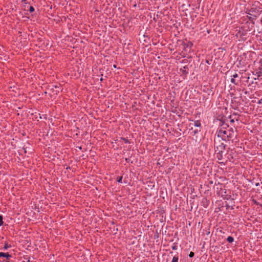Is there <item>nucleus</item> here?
<instances>
[{
  "instance_id": "1",
  "label": "nucleus",
  "mask_w": 262,
  "mask_h": 262,
  "mask_svg": "<svg viewBox=\"0 0 262 262\" xmlns=\"http://www.w3.org/2000/svg\"><path fill=\"white\" fill-rule=\"evenodd\" d=\"M216 134L219 138H221L222 140L226 142L233 141L236 136L234 129L229 127L228 124L224 123L221 125L220 128L217 129Z\"/></svg>"
},
{
  "instance_id": "2",
  "label": "nucleus",
  "mask_w": 262,
  "mask_h": 262,
  "mask_svg": "<svg viewBox=\"0 0 262 262\" xmlns=\"http://www.w3.org/2000/svg\"><path fill=\"white\" fill-rule=\"evenodd\" d=\"M226 147V145L223 143H221L216 147L215 152L216 158L219 160H221L223 159V151L225 150Z\"/></svg>"
},
{
  "instance_id": "3",
  "label": "nucleus",
  "mask_w": 262,
  "mask_h": 262,
  "mask_svg": "<svg viewBox=\"0 0 262 262\" xmlns=\"http://www.w3.org/2000/svg\"><path fill=\"white\" fill-rule=\"evenodd\" d=\"M259 67L255 71V74H254L255 76L257 77V78L262 76V59H261L259 62Z\"/></svg>"
},
{
  "instance_id": "4",
  "label": "nucleus",
  "mask_w": 262,
  "mask_h": 262,
  "mask_svg": "<svg viewBox=\"0 0 262 262\" xmlns=\"http://www.w3.org/2000/svg\"><path fill=\"white\" fill-rule=\"evenodd\" d=\"M180 71L184 74L185 76H186L188 74L189 68L188 66H184L183 68L180 69Z\"/></svg>"
},
{
  "instance_id": "5",
  "label": "nucleus",
  "mask_w": 262,
  "mask_h": 262,
  "mask_svg": "<svg viewBox=\"0 0 262 262\" xmlns=\"http://www.w3.org/2000/svg\"><path fill=\"white\" fill-rule=\"evenodd\" d=\"M6 257L7 260H9V259L12 257V255L9 254V253H4L0 252V257Z\"/></svg>"
},
{
  "instance_id": "6",
  "label": "nucleus",
  "mask_w": 262,
  "mask_h": 262,
  "mask_svg": "<svg viewBox=\"0 0 262 262\" xmlns=\"http://www.w3.org/2000/svg\"><path fill=\"white\" fill-rule=\"evenodd\" d=\"M190 130H191V134L193 136L196 135L199 132H200V130H198V129H193L192 127H191Z\"/></svg>"
},
{
  "instance_id": "7",
  "label": "nucleus",
  "mask_w": 262,
  "mask_h": 262,
  "mask_svg": "<svg viewBox=\"0 0 262 262\" xmlns=\"http://www.w3.org/2000/svg\"><path fill=\"white\" fill-rule=\"evenodd\" d=\"M203 203V206L205 207H207L209 204V201L207 200V199L206 198H204L203 200V201H202Z\"/></svg>"
},
{
  "instance_id": "8",
  "label": "nucleus",
  "mask_w": 262,
  "mask_h": 262,
  "mask_svg": "<svg viewBox=\"0 0 262 262\" xmlns=\"http://www.w3.org/2000/svg\"><path fill=\"white\" fill-rule=\"evenodd\" d=\"M194 125L196 127H201V123L200 120H196L194 121Z\"/></svg>"
},
{
  "instance_id": "9",
  "label": "nucleus",
  "mask_w": 262,
  "mask_h": 262,
  "mask_svg": "<svg viewBox=\"0 0 262 262\" xmlns=\"http://www.w3.org/2000/svg\"><path fill=\"white\" fill-rule=\"evenodd\" d=\"M179 256L178 255H174L172 259L171 262H179Z\"/></svg>"
},
{
  "instance_id": "10",
  "label": "nucleus",
  "mask_w": 262,
  "mask_h": 262,
  "mask_svg": "<svg viewBox=\"0 0 262 262\" xmlns=\"http://www.w3.org/2000/svg\"><path fill=\"white\" fill-rule=\"evenodd\" d=\"M227 241L228 242L230 243H232L234 241V238L232 236H229L227 238Z\"/></svg>"
},
{
  "instance_id": "11",
  "label": "nucleus",
  "mask_w": 262,
  "mask_h": 262,
  "mask_svg": "<svg viewBox=\"0 0 262 262\" xmlns=\"http://www.w3.org/2000/svg\"><path fill=\"white\" fill-rule=\"evenodd\" d=\"M11 247V246L10 245H9L8 243H6L5 244V245H4V250H7L8 248H10Z\"/></svg>"
},
{
  "instance_id": "12",
  "label": "nucleus",
  "mask_w": 262,
  "mask_h": 262,
  "mask_svg": "<svg viewBox=\"0 0 262 262\" xmlns=\"http://www.w3.org/2000/svg\"><path fill=\"white\" fill-rule=\"evenodd\" d=\"M121 139L122 140H123L125 142V143H130L129 141L127 138H124V137H121Z\"/></svg>"
},
{
  "instance_id": "13",
  "label": "nucleus",
  "mask_w": 262,
  "mask_h": 262,
  "mask_svg": "<svg viewBox=\"0 0 262 262\" xmlns=\"http://www.w3.org/2000/svg\"><path fill=\"white\" fill-rule=\"evenodd\" d=\"M122 177H119L117 178V181L118 183H122Z\"/></svg>"
},
{
  "instance_id": "14",
  "label": "nucleus",
  "mask_w": 262,
  "mask_h": 262,
  "mask_svg": "<svg viewBox=\"0 0 262 262\" xmlns=\"http://www.w3.org/2000/svg\"><path fill=\"white\" fill-rule=\"evenodd\" d=\"M3 216L2 215H0V226L3 225Z\"/></svg>"
},
{
  "instance_id": "15",
  "label": "nucleus",
  "mask_w": 262,
  "mask_h": 262,
  "mask_svg": "<svg viewBox=\"0 0 262 262\" xmlns=\"http://www.w3.org/2000/svg\"><path fill=\"white\" fill-rule=\"evenodd\" d=\"M234 116H238V117H239V115L238 113H233L232 115H230L229 116V118H231L232 117H233Z\"/></svg>"
},
{
  "instance_id": "16",
  "label": "nucleus",
  "mask_w": 262,
  "mask_h": 262,
  "mask_svg": "<svg viewBox=\"0 0 262 262\" xmlns=\"http://www.w3.org/2000/svg\"><path fill=\"white\" fill-rule=\"evenodd\" d=\"M35 10L34 7L33 6H30V8H29V11L30 12H34Z\"/></svg>"
},
{
  "instance_id": "17",
  "label": "nucleus",
  "mask_w": 262,
  "mask_h": 262,
  "mask_svg": "<svg viewBox=\"0 0 262 262\" xmlns=\"http://www.w3.org/2000/svg\"><path fill=\"white\" fill-rule=\"evenodd\" d=\"M172 250H176L177 249V246L176 245V244H174L172 247H171Z\"/></svg>"
},
{
  "instance_id": "18",
  "label": "nucleus",
  "mask_w": 262,
  "mask_h": 262,
  "mask_svg": "<svg viewBox=\"0 0 262 262\" xmlns=\"http://www.w3.org/2000/svg\"><path fill=\"white\" fill-rule=\"evenodd\" d=\"M231 82L234 84H237V83L235 82V78H232L231 79Z\"/></svg>"
},
{
  "instance_id": "19",
  "label": "nucleus",
  "mask_w": 262,
  "mask_h": 262,
  "mask_svg": "<svg viewBox=\"0 0 262 262\" xmlns=\"http://www.w3.org/2000/svg\"><path fill=\"white\" fill-rule=\"evenodd\" d=\"M194 253L193 252H190L189 254V257L191 258V257H193L194 256Z\"/></svg>"
},
{
  "instance_id": "20",
  "label": "nucleus",
  "mask_w": 262,
  "mask_h": 262,
  "mask_svg": "<svg viewBox=\"0 0 262 262\" xmlns=\"http://www.w3.org/2000/svg\"><path fill=\"white\" fill-rule=\"evenodd\" d=\"M232 78H235L236 77H238V74L236 73H235L232 76Z\"/></svg>"
},
{
  "instance_id": "21",
  "label": "nucleus",
  "mask_w": 262,
  "mask_h": 262,
  "mask_svg": "<svg viewBox=\"0 0 262 262\" xmlns=\"http://www.w3.org/2000/svg\"><path fill=\"white\" fill-rule=\"evenodd\" d=\"M253 203H254L255 204H256V205H260V204H259V203L258 202H257L256 200H253Z\"/></svg>"
},
{
  "instance_id": "22",
  "label": "nucleus",
  "mask_w": 262,
  "mask_h": 262,
  "mask_svg": "<svg viewBox=\"0 0 262 262\" xmlns=\"http://www.w3.org/2000/svg\"><path fill=\"white\" fill-rule=\"evenodd\" d=\"M234 120H235L236 121H238L239 120V117H237V118H234Z\"/></svg>"
},
{
  "instance_id": "23",
  "label": "nucleus",
  "mask_w": 262,
  "mask_h": 262,
  "mask_svg": "<svg viewBox=\"0 0 262 262\" xmlns=\"http://www.w3.org/2000/svg\"><path fill=\"white\" fill-rule=\"evenodd\" d=\"M230 119H231V120H230V122H231V123H233V122H234V119H233H233L230 118Z\"/></svg>"
},
{
  "instance_id": "24",
  "label": "nucleus",
  "mask_w": 262,
  "mask_h": 262,
  "mask_svg": "<svg viewBox=\"0 0 262 262\" xmlns=\"http://www.w3.org/2000/svg\"><path fill=\"white\" fill-rule=\"evenodd\" d=\"M250 11L251 12H254L255 11L254 10V8H251L250 10Z\"/></svg>"
},
{
  "instance_id": "25",
  "label": "nucleus",
  "mask_w": 262,
  "mask_h": 262,
  "mask_svg": "<svg viewBox=\"0 0 262 262\" xmlns=\"http://www.w3.org/2000/svg\"><path fill=\"white\" fill-rule=\"evenodd\" d=\"M249 20H250V21H252V20H253V18L252 17H251V16H250V17H249Z\"/></svg>"
},
{
  "instance_id": "26",
  "label": "nucleus",
  "mask_w": 262,
  "mask_h": 262,
  "mask_svg": "<svg viewBox=\"0 0 262 262\" xmlns=\"http://www.w3.org/2000/svg\"><path fill=\"white\" fill-rule=\"evenodd\" d=\"M8 260H0V262H6V261H8Z\"/></svg>"
},
{
  "instance_id": "27",
  "label": "nucleus",
  "mask_w": 262,
  "mask_h": 262,
  "mask_svg": "<svg viewBox=\"0 0 262 262\" xmlns=\"http://www.w3.org/2000/svg\"><path fill=\"white\" fill-rule=\"evenodd\" d=\"M255 185H256V186H259V183H256V184H255Z\"/></svg>"
},
{
  "instance_id": "28",
  "label": "nucleus",
  "mask_w": 262,
  "mask_h": 262,
  "mask_svg": "<svg viewBox=\"0 0 262 262\" xmlns=\"http://www.w3.org/2000/svg\"><path fill=\"white\" fill-rule=\"evenodd\" d=\"M261 100H259L258 102V104H261Z\"/></svg>"
},
{
  "instance_id": "29",
  "label": "nucleus",
  "mask_w": 262,
  "mask_h": 262,
  "mask_svg": "<svg viewBox=\"0 0 262 262\" xmlns=\"http://www.w3.org/2000/svg\"><path fill=\"white\" fill-rule=\"evenodd\" d=\"M78 147V148H79V149H81V146H79V147Z\"/></svg>"
},
{
  "instance_id": "30",
  "label": "nucleus",
  "mask_w": 262,
  "mask_h": 262,
  "mask_svg": "<svg viewBox=\"0 0 262 262\" xmlns=\"http://www.w3.org/2000/svg\"><path fill=\"white\" fill-rule=\"evenodd\" d=\"M113 67H114L115 68H116V65L114 64V65L113 66Z\"/></svg>"
},
{
  "instance_id": "31",
  "label": "nucleus",
  "mask_w": 262,
  "mask_h": 262,
  "mask_svg": "<svg viewBox=\"0 0 262 262\" xmlns=\"http://www.w3.org/2000/svg\"><path fill=\"white\" fill-rule=\"evenodd\" d=\"M102 80H103V78H100V81H102Z\"/></svg>"
},
{
  "instance_id": "32",
  "label": "nucleus",
  "mask_w": 262,
  "mask_h": 262,
  "mask_svg": "<svg viewBox=\"0 0 262 262\" xmlns=\"http://www.w3.org/2000/svg\"><path fill=\"white\" fill-rule=\"evenodd\" d=\"M54 87L56 88H57V85H55Z\"/></svg>"
},
{
  "instance_id": "33",
  "label": "nucleus",
  "mask_w": 262,
  "mask_h": 262,
  "mask_svg": "<svg viewBox=\"0 0 262 262\" xmlns=\"http://www.w3.org/2000/svg\"><path fill=\"white\" fill-rule=\"evenodd\" d=\"M206 62L208 63H209L208 60L206 61Z\"/></svg>"
},
{
  "instance_id": "34",
  "label": "nucleus",
  "mask_w": 262,
  "mask_h": 262,
  "mask_svg": "<svg viewBox=\"0 0 262 262\" xmlns=\"http://www.w3.org/2000/svg\"><path fill=\"white\" fill-rule=\"evenodd\" d=\"M6 262H13V261H6Z\"/></svg>"
}]
</instances>
